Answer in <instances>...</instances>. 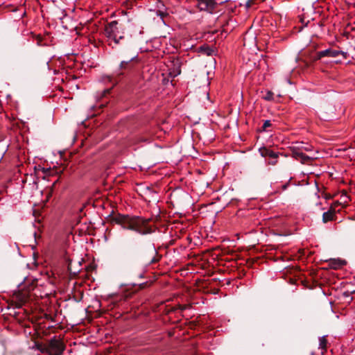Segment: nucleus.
<instances>
[{
    "instance_id": "dca6fc26",
    "label": "nucleus",
    "mask_w": 355,
    "mask_h": 355,
    "mask_svg": "<svg viewBox=\"0 0 355 355\" xmlns=\"http://www.w3.org/2000/svg\"><path fill=\"white\" fill-rule=\"evenodd\" d=\"M341 200H342V201L339 202V203H340V205H343V207L347 205L349 200V196H347L346 191H343L342 195H341Z\"/></svg>"
},
{
    "instance_id": "6e6552de",
    "label": "nucleus",
    "mask_w": 355,
    "mask_h": 355,
    "mask_svg": "<svg viewBox=\"0 0 355 355\" xmlns=\"http://www.w3.org/2000/svg\"><path fill=\"white\" fill-rule=\"evenodd\" d=\"M340 206L339 201H336L331 204L327 211H325L322 214V221L326 223L329 221H333L336 219V214L339 211L340 209L337 208Z\"/></svg>"
},
{
    "instance_id": "9d476101",
    "label": "nucleus",
    "mask_w": 355,
    "mask_h": 355,
    "mask_svg": "<svg viewBox=\"0 0 355 355\" xmlns=\"http://www.w3.org/2000/svg\"><path fill=\"white\" fill-rule=\"evenodd\" d=\"M320 55H322V57H329V58H336L338 55H342L343 58L347 59L348 57V54L347 52H344L343 51H338L333 49H327L324 51H320Z\"/></svg>"
},
{
    "instance_id": "b1692460",
    "label": "nucleus",
    "mask_w": 355,
    "mask_h": 355,
    "mask_svg": "<svg viewBox=\"0 0 355 355\" xmlns=\"http://www.w3.org/2000/svg\"><path fill=\"white\" fill-rule=\"evenodd\" d=\"M288 184H288V182H287V183H286V184H284L281 185V186H280V187H281V190H282V191H284V190H286V189H287V187H288ZM279 187H277V189H279Z\"/></svg>"
},
{
    "instance_id": "7ed1b4c3",
    "label": "nucleus",
    "mask_w": 355,
    "mask_h": 355,
    "mask_svg": "<svg viewBox=\"0 0 355 355\" xmlns=\"http://www.w3.org/2000/svg\"><path fill=\"white\" fill-rule=\"evenodd\" d=\"M138 62L137 57H134L128 61H122L119 65V70L121 71L114 78L110 76H107V78L110 82H114V84H116L121 78V76H123L125 72H128L132 71L135 67V64Z\"/></svg>"
},
{
    "instance_id": "0eeeda50",
    "label": "nucleus",
    "mask_w": 355,
    "mask_h": 355,
    "mask_svg": "<svg viewBox=\"0 0 355 355\" xmlns=\"http://www.w3.org/2000/svg\"><path fill=\"white\" fill-rule=\"evenodd\" d=\"M261 155L264 157H268V164L275 165L278 162L279 153L275 152L269 148L261 147L259 150Z\"/></svg>"
},
{
    "instance_id": "a211bd4d",
    "label": "nucleus",
    "mask_w": 355,
    "mask_h": 355,
    "mask_svg": "<svg viewBox=\"0 0 355 355\" xmlns=\"http://www.w3.org/2000/svg\"><path fill=\"white\" fill-rule=\"evenodd\" d=\"M33 39L38 46H43V37L41 35H34Z\"/></svg>"
},
{
    "instance_id": "2eb2a0df",
    "label": "nucleus",
    "mask_w": 355,
    "mask_h": 355,
    "mask_svg": "<svg viewBox=\"0 0 355 355\" xmlns=\"http://www.w3.org/2000/svg\"><path fill=\"white\" fill-rule=\"evenodd\" d=\"M33 348L39 350L41 353L47 354V343L42 344L40 343H35Z\"/></svg>"
},
{
    "instance_id": "39448f33",
    "label": "nucleus",
    "mask_w": 355,
    "mask_h": 355,
    "mask_svg": "<svg viewBox=\"0 0 355 355\" xmlns=\"http://www.w3.org/2000/svg\"><path fill=\"white\" fill-rule=\"evenodd\" d=\"M65 349V345L62 340L56 336L51 338L47 343V354L49 355H62Z\"/></svg>"
},
{
    "instance_id": "6ab92c4d",
    "label": "nucleus",
    "mask_w": 355,
    "mask_h": 355,
    "mask_svg": "<svg viewBox=\"0 0 355 355\" xmlns=\"http://www.w3.org/2000/svg\"><path fill=\"white\" fill-rule=\"evenodd\" d=\"M322 55H320V51L316 52L314 55H311L310 59L312 62H315L322 58Z\"/></svg>"
},
{
    "instance_id": "20e7f679",
    "label": "nucleus",
    "mask_w": 355,
    "mask_h": 355,
    "mask_svg": "<svg viewBox=\"0 0 355 355\" xmlns=\"http://www.w3.org/2000/svg\"><path fill=\"white\" fill-rule=\"evenodd\" d=\"M292 157L296 160H299L303 164H311L313 161V158L303 153L302 150H309V148H306L303 146V144H300L299 146H293L290 147Z\"/></svg>"
},
{
    "instance_id": "f3484780",
    "label": "nucleus",
    "mask_w": 355,
    "mask_h": 355,
    "mask_svg": "<svg viewBox=\"0 0 355 355\" xmlns=\"http://www.w3.org/2000/svg\"><path fill=\"white\" fill-rule=\"evenodd\" d=\"M263 98L268 101H272L274 100V93L272 91L268 90L266 95L263 96Z\"/></svg>"
},
{
    "instance_id": "393cba45",
    "label": "nucleus",
    "mask_w": 355,
    "mask_h": 355,
    "mask_svg": "<svg viewBox=\"0 0 355 355\" xmlns=\"http://www.w3.org/2000/svg\"><path fill=\"white\" fill-rule=\"evenodd\" d=\"M58 182V180H57V181H55V182H54L53 185H55V184H56V182Z\"/></svg>"
},
{
    "instance_id": "f8f14e48",
    "label": "nucleus",
    "mask_w": 355,
    "mask_h": 355,
    "mask_svg": "<svg viewBox=\"0 0 355 355\" xmlns=\"http://www.w3.org/2000/svg\"><path fill=\"white\" fill-rule=\"evenodd\" d=\"M190 307H191L190 304H178L175 306L168 305V306H166L164 312L166 314H169L170 313L175 312L178 310L182 311H184L187 309H189Z\"/></svg>"
},
{
    "instance_id": "f03ea898",
    "label": "nucleus",
    "mask_w": 355,
    "mask_h": 355,
    "mask_svg": "<svg viewBox=\"0 0 355 355\" xmlns=\"http://www.w3.org/2000/svg\"><path fill=\"white\" fill-rule=\"evenodd\" d=\"M134 25L130 23L121 24L114 20L107 23L104 28V34L107 39V44L112 49L121 44L125 38V31H128V35L132 37L133 35L132 28Z\"/></svg>"
},
{
    "instance_id": "423d86ee",
    "label": "nucleus",
    "mask_w": 355,
    "mask_h": 355,
    "mask_svg": "<svg viewBox=\"0 0 355 355\" xmlns=\"http://www.w3.org/2000/svg\"><path fill=\"white\" fill-rule=\"evenodd\" d=\"M182 62L178 57L173 58L170 60V64L168 65L169 75L171 77H176L181 73V67Z\"/></svg>"
},
{
    "instance_id": "1a4fd4ad",
    "label": "nucleus",
    "mask_w": 355,
    "mask_h": 355,
    "mask_svg": "<svg viewBox=\"0 0 355 355\" xmlns=\"http://www.w3.org/2000/svg\"><path fill=\"white\" fill-rule=\"evenodd\" d=\"M198 3L196 7L200 11H205L209 13H213L216 8L217 3L215 0H196Z\"/></svg>"
},
{
    "instance_id": "aec40b11",
    "label": "nucleus",
    "mask_w": 355,
    "mask_h": 355,
    "mask_svg": "<svg viewBox=\"0 0 355 355\" xmlns=\"http://www.w3.org/2000/svg\"><path fill=\"white\" fill-rule=\"evenodd\" d=\"M200 51L205 52L207 55H209L211 53L212 50L208 46H201L199 48Z\"/></svg>"
},
{
    "instance_id": "a878e982",
    "label": "nucleus",
    "mask_w": 355,
    "mask_h": 355,
    "mask_svg": "<svg viewBox=\"0 0 355 355\" xmlns=\"http://www.w3.org/2000/svg\"><path fill=\"white\" fill-rule=\"evenodd\" d=\"M333 267H334V268H337V266H336V265H335V266H333Z\"/></svg>"
},
{
    "instance_id": "4be33fe9",
    "label": "nucleus",
    "mask_w": 355,
    "mask_h": 355,
    "mask_svg": "<svg viewBox=\"0 0 355 355\" xmlns=\"http://www.w3.org/2000/svg\"><path fill=\"white\" fill-rule=\"evenodd\" d=\"M257 0H248L245 3V7L247 9L250 8L254 3Z\"/></svg>"
},
{
    "instance_id": "ddd939ff",
    "label": "nucleus",
    "mask_w": 355,
    "mask_h": 355,
    "mask_svg": "<svg viewBox=\"0 0 355 355\" xmlns=\"http://www.w3.org/2000/svg\"><path fill=\"white\" fill-rule=\"evenodd\" d=\"M152 254H153V257L151 259H150L148 261L149 265H153V264H155V263H158L162 258V255H160L157 252V250L155 249V248L154 246L152 248Z\"/></svg>"
},
{
    "instance_id": "5701e85b",
    "label": "nucleus",
    "mask_w": 355,
    "mask_h": 355,
    "mask_svg": "<svg viewBox=\"0 0 355 355\" xmlns=\"http://www.w3.org/2000/svg\"><path fill=\"white\" fill-rule=\"evenodd\" d=\"M112 90V87L110 89H106L103 91L102 96H105L107 94L110 93V91Z\"/></svg>"
},
{
    "instance_id": "4468645a",
    "label": "nucleus",
    "mask_w": 355,
    "mask_h": 355,
    "mask_svg": "<svg viewBox=\"0 0 355 355\" xmlns=\"http://www.w3.org/2000/svg\"><path fill=\"white\" fill-rule=\"evenodd\" d=\"M319 347L322 349V354H324L327 352V340L326 336H322L320 338Z\"/></svg>"
},
{
    "instance_id": "f257e3e1",
    "label": "nucleus",
    "mask_w": 355,
    "mask_h": 355,
    "mask_svg": "<svg viewBox=\"0 0 355 355\" xmlns=\"http://www.w3.org/2000/svg\"><path fill=\"white\" fill-rule=\"evenodd\" d=\"M109 220L112 225H119L123 229L132 230L140 234L144 235L153 232L150 218L112 211L109 216Z\"/></svg>"
},
{
    "instance_id": "9b49d317",
    "label": "nucleus",
    "mask_w": 355,
    "mask_h": 355,
    "mask_svg": "<svg viewBox=\"0 0 355 355\" xmlns=\"http://www.w3.org/2000/svg\"><path fill=\"white\" fill-rule=\"evenodd\" d=\"M28 295L26 292L25 293H19L15 295V300L16 302L17 307L22 306L28 300Z\"/></svg>"
},
{
    "instance_id": "412c9836",
    "label": "nucleus",
    "mask_w": 355,
    "mask_h": 355,
    "mask_svg": "<svg viewBox=\"0 0 355 355\" xmlns=\"http://www.w3.org/2000/svg\"><path fill=\"white\" fill-rule=\"evenodd\" d=\"M271 125H272V123H271L270 121L266 120L264 121V123L261 127V130L265 131V132L268 131V128L269 127H270Z\"/></svg>"
}]
</instances>
